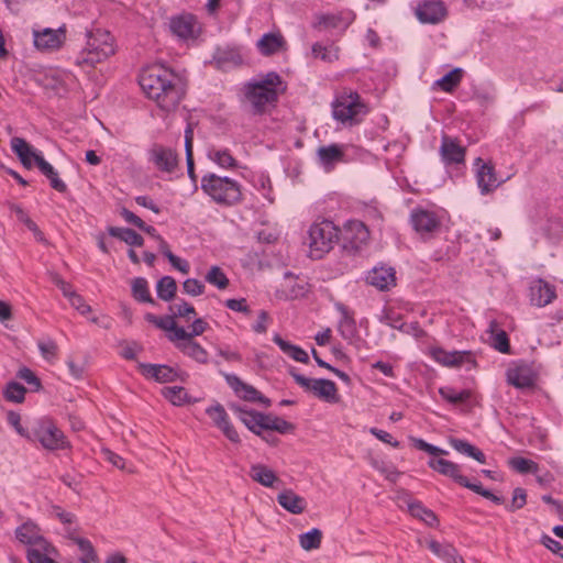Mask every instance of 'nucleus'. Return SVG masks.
Instances as JSON below:
<instances>
[{
    "label": "nucleus",
    "mask_w": 563,
    "mask_h": 563,
    "mask_svg": "<svg viewBox=\"0 0 563 563\" xmlns=\"http://www.w3.org/2000/svg\"><path fill=\"white\" fill-rule=\"evenodd\" d=\"M144 93L164 111H174L184 97L179 77L159 65L146 67L139 77Z\"/></svg>",
    "instance_id": "nucleus-1"
},
{
    "label": "nucleus",
    "mask_w": 563,
    "mask_h": 563,
    "mask_svg": "<svg viewBox=\"0 0 563 563\" xmlns=\"http://www.w3.org/2000/svg\"><path fill=\"white\" fill-rule=\"evenodd\" d=\"M283 81L278 74L268 73L263 78L244 85V99L254 114H262L278 101Z\"/></svg>",
    "instance_id": "nucleus-2"
},
{
    "label": "nucleus",
    "mask_w": 563,
    "mask_h": 563,
    "mask_svg": "<svg viewBox=\"0 0 563 563\" xmlns=\"http://www.w3.org/2000/svg\"><path fill=\"white\" fill-rule=\"evenodd\" d=\"M10 146L24 167L30 169L36 166L48 178L51 186L55 190L63 192L66 189V185L59 179L55 168L44 159L38 150L29 144L24 139L19 136L12 137Z\"/></svg>",
    "instance_id": "nucleus-3"
},
{
    "label": "nucleus",
    "mask_w": 563,
    "mask_h": 563,
    "mask_svg": "<svg viewBox=\"0 0 563 563\" xmlns=\"http://www.w3.org/2000/svg\"><path fill=\"white\" fill-rule=\"evenodd\" d=\"M233 408L245 427L257 435H262V431H276L286 434L294 430V424L280 417L247 410L244 407Z\"/></svg>",
    "instance_id": "nucleus-4"
},
{
    "label": "nucleus",
    "mask_w": 563,
    "mask_h": 563,
    "mask_svg": "<svg viewBox=\"0 0 563 563\" xmlns=\"http://www.w3.org/2000/svg\"><path fill=\"white\" fill-rule=\"evenodd\" d=\"M201 188L218 205L232 206L242 200L240 185L229 177L205 175L201 179Z\"/></svg>",
    "instance_id": "nucleus-5"
},
{
    "label": "nucleus",
    "mask_w": 563,
    "mask_h": 563,
    "mask_svg": "<svg viewBox=\"0 0 563 563\" xmlns=\"http://www.w3.org/2000/svg\"><path fill=\"white\" fill-rule=\"evenodd\" d=\"M368 112V107L361 99L356 91L351 89H342L338 92L334 101L332 102V113L336 121L350 125L358 123V115H364Z\"/></svg>",
    "instance_id": "nucleus-6"
},
{
    "label": "nucleus",
    "mask_w": 563,
    "mask_h": 563,
    "mask_svg": "<svg viewBox=\"0 0 563 563\" xmlns=\"http://www.w3.org/2000/svg\"><path fill=\"white\" fill-rule=\"evenodd\" d=\"M339 230L328 220L313 223L309 229L310 256L320 258L329 252L338 239Z\"/></svg>",
    "instance_id": "nucleus-7"
},
{
    "label": "nucleus",
    "mask_w": 563,
    "mask_h": 563,
    "mask_svg": "<svg viewBox=\"0 0 563 563\" xmlns=\"http://www.w3.org/2000/svg\"><path fill=\"white\" fill-rule=\"evenodd\" d=\"M32 38L35 49L41 53H54L63 48L67 40V29L62 25L57 29L42 27L38 25L32 29Z\"/></svg>",
    "instance_id": "nucleus-8"
},
{
    "label": "nucleus",
    "mask_w": 563,
    "mask_h": 563,
    "mask_svg": "<svg viewBox=\"0 0 563 563\" xmlns=\"http://www.w3.org/2000/svg\"><path fill=\"white\" fill-rule=\"evenodd\" d=\"M289 374L301 388L306 391L312 393L316 397L330 402L338 400V389L334 382L324 378H307L306 376L297 373L294 367L289 369Z\"/></svg>",
    "instance_id": "nucleus-9"
},
{
    "label": "nucleus",
    "mask_w": 563,
    "mask_h": 563,
    "mask_svg": "<svg viewBox=\"0 0 563 563\" xmlns=\"http://www.w3.org/2000/svg\"><path fill=\"white\" fill-rule=\"evenodd\" d=\"M170 32L180 40H195L200 33V24L191 13H181L169 20Z\"/></svg>",
    "instance_id": "nucleus-10"
},
{
    "label": "nucleus",
    "mask_w": 563,
    "mask_h": 563,
    "mask_svg": "<svg viewBox=\"0 0 563 563\" xmlns=\"http://www.w3.org/2000/svg\"><path fill=\"white\" fill-rule=\"evenodd\" d=\"M34 438L37 439L44 448L49 450L60 449L65 444L63 432L47 419L38 421Z\"/></svg>",
    "instance_id": "nucleus-11"
},
{
    "label": "nucleus",
    "mask_w": 563,
    "mask_h": 563,
    "mask_svg": "<svg viewBox=\"0 0 563 563\" xmlns=\"http://www.w3.org/2000/svg\"><path fill=\"white\" fill-rule=\"evenodd\" d=\"M352 12L347 13H328L316 14L312 26L319 31H328L333 29L345 30L354 20Z\"/></svg>",
    "instance_id": "nucleus-12"
},
{
    "label": "nucleus",
    "mask_w": 563,
    "mask_h": 563,
    "mask_svg": "<svg viewBox=\"0 0 563 563\" xmlns=\"http://www.w3.org/2000/svg\"><path fill=\"white\" fill-rule=\"evenodd\" d=\"M466 148L456 139L446 134L442 135L440 155L446 165L461 164L465 161Z\"/></svg>",
    "instance_id": "nucleus-13"
},
{
    "label": "nucleus",
    "mask_w": 563,
    "mask_h": 563,
    "mask_svg": "<svg viewBox=\"0 0 563 563\" xmlns=\"http://www.w3.org/2000/svg\"><path fill=\"white\" fill-rule=\"evenodd\" d=\"M475 164L478 166L476 180L481 189V194H490L501 184V181L497 180L494 166L490 163H484L479 157L476 158Z\"/></svg>",
    "instance_id": "nucleus-14"
},
{
    "label": "nucleus",
    "mask_w": 563,
    "mask_h": 563,
    "mask_svg": "<svg viewBox=\"0 0 563 563\" xmlns=\"http://www.w3.org/2000/svg\"><path fill=\"white\" fill-rule=\"evenodd\" d=\"M224 377L228 385L234 390V393L239 397L249 401H260L264 404L266 407L271 405L269 399L262 396L261 393L253 386L242 382L236 375L225 374Z\"/></svg>",
    "instance_id": "nucleus-15"
},
{
    "label": "nucleus",
    "mask_w": 563,
    "mask_h": 563,
    "mask_svg": "<svg viewBox=\"0 0 563 563\" xmlns=\"http://www.w3.org/2000/svg\"><path fill=\"white\" fill-rule=\"evenodd\" d=\"M556 298L555 287L543 279H536L530 285V301L537 307H545Z\"/></svg>",
    "instance_id": "nucleus-16"
},
{
    "label": "nucleus",
    "mask_w": 563,
    "mask_h": 563,
    "mask_svg": "<svg viewBox=\"0 0 563 563\" xmlns=\"http://www.w3.org/2000/svg\"><path fill=\"white\" fill-rule=\"evenodd\" d=\"M207 415L212 419L214 424L223 432V434L233 443L240 442V437L234 427L230 423L227 411L223 406L216 405L206 410Z\"/></svg>",
    "instance_id": "nucleus-17"
},
{
    "label": "nucleus",
    "mask_w": 563,
    "mask_h": 563,
    "mask_svg": "<svg viewBox=\"0 0 563 563\" xmlns=\"http://www.w3.org/2000/svg\"><path fill=\"white\" fill-rule=\"evenodd\" d=\"M411 223L421 235L432 234L440 229V220L435 213L422 209L412 211Z\"/></svg>",
    "instance_id": "nucleus-18"
},
{
    "label": "nucleus",
    "mask_w": 563,
    "mask_h": 563,
    "mask_svg": "<svg viewBox=\"0 0 563 563\" xmlns=\"http://www.w3.org/2000/svg\"><path fill=\"white\" fill-rule=\"evenodd\" d=\"M341 234L343 240L354 249L361 247L369 238L366 225L358 220L349 221L341 231Z\"/></svg>",
    "instance_id": "nucleus-19"
},
{
    "label": "nucleus",
    "mask_w": 563,
    "mask_h": 563,
    "mask_svg": "<svg viewBox=\"0 0 563 563\" xmlns=\"http://www.w3.org/2000/svg\"><path fill=\"white\" fill-rule=\"evenodd\" d=\"M507 382L516 388H530L534 385V373L527 364H518L507 371Z\"/></svg>",
    "instance_id": "nucleus-20"
},
{
    "label": "nucleus",
    "mask_w": 563,
    "mask_h": 563,
    "mask_svg": "<svg viewBox=\"0 0 563 563\" xmlns=\"http://www.w3.org/2000/svg\"><path fill=\"white\" fill-rule=\"evenodd\" d=\"M416 15L422 23H438L446 15L443 2H420L416 8Z\"/></svg>",
    "instance_id": "nucleus-21"
},
{
    "label": "nucleus",
    "mask_w": 563,
    "mask_h": 563,
    "mask_svg": "<svg viewBox=\"0 0 563 563\" xmlns=\"http://www.w3.org/2000/svg\"><path fill=\"white\" fill-rule=\"evenodd\" d=\"M367 283L384 291L396 285L395 269L391 267H374L367 275Z\"/></svg>",
    "instance_id": "nucleus-22"
},
{
    "label": "nucleus",
    "mask_w": 563,
    "mask_h": 563,
    "mask_svg": "<svg viewBox=\"0 0 563 563\" xmlns=\"http://www.w3.org/2000/svg\"><path fill=\"white\" fill-rule=\"evenodd\" d=\"M152 161L158 169L172 173L177 166L178 157L170 148L155 147L152 151Z\"/></svg>",
    "instance_id": "nucleus-23"
},
{
    "label": "nucleus",
    "mask_w": 563,
    "mask_h": 563,
    "mask_svg": "<svg viewBox=\"0 0 563 563\" xmlns=\"http://www.w3.org/2000/svg\"><path fill=\"white\" fill-rule=\"evenodd\" d=\"M278 504L294 515L302 514L307 507L305 498L294 493L291 489H286L277 496Z\"/></svg>",
    "instance_id": "nucleus-24"
},
{
    "label": "nucleus",
    "mask_w": 563,
    "mask_h": 563,
    "mask_svg": "<svg viewBox=\"0 0 563 563\" xmlns=\"http://www.w3.org/2000/svg\"><path fill=\"white\" fill-rule=\"evenodd\" d=\"M69 547L78 559L70 560L68 563H91L95 561V552L88 540L80 537L70 538Z\"/></svg>",
    "instance_id": "nucleus-25"
},
{
    "label": "nucleus",
    "mask_w": 563,
    "mask_h": 563,
    "mask_svg": "<svg viewBox=\"0 0 563 563\" xmlns=\"http://www.w3.org/2000/svg\"><path fill=\"white\" fill-rule=\"evenodd\" d=\"M141 369L143 375L159 383L174 382L177 378V372L167 365L142 364Z\"/></svg>",
    "instance_id": "nucleus-26"
},
{
    "label": "nucleus",
    "mask_w": 563,
    "mask_h": 563,
    "mask_svg": "<svg viewBox=\"0 0 563 563\" xmlns=\"http://www.w3.org/2000/svg\"><path fill=\"white\" fill-rule=\"evenodd\" d=\"M54 284L62 290L63 295L69 300V303L81 314L90 312V307L86 305L82 298L77 295L65 280L58 276H54Z\"/></svg>",
    "instance_id": "nucleus-27"
},
{
    "label": "nucleus",
    "mask_w": 563,
    "mask_h": 563,
    "mask_svg": "<svg viewBox=\"0 0 563 563\" xmlns=\"http://www.w3.org/2000/svg\"><path fill=\"white\" fill-rule=\"evenodd\" d=\"M429 467L439 472L440 474L451 477L456 483H461L463 475L461 474L460 466L449 460L432 459L428 462Z\"/></svg>",
    "instance_id": "nucleus-28"
},
{
    "label": "nucleus",
    "mask_w": 563,
    "mask_h": 563,
    "mask_svg": "<svg viewBox=\"0 0 563 563\" xmlns=\"http://www.w3.org/2000/svg\"><path fill=\"white\" fill-rule=\"evenodd\" d=\"M405 503L407 504L410 515L415 518L422 520L430 527H434L438 523L435 514L426 508L420 501L412 500L409 496H406Z\"/></svg>",
    "instance_id": "nucleus-29"
},
{
    "label": "nucleus",
    "mask_w": 563,
    "mask_h": 563,
    "mask_svg": "<svg viewBox=\"0 0 563 563\" xmlns=\"http://www.w3.org/2000/svg\"><path fill=\"white\" fill-rule=\"evenodd\" d=\"M256 45L263 55L269 56L276 54L284 47L285 40L280 34L267 33L258 40Z\"/></svg>",
    "instance_id": "nucleus-30"
},
{
    "label": "nucleus",
    "mask_w": 563,
    "mask_h": 563,
    "mask_svg": "<svg viewBox=\"0 0 563 563\" xmlns=\"http://www.w3.org/2000/svg\"><path fill=\"white\" fill-rule=\"evenodd\" d=\"M250 477L265 487H274L279 483L276 474L264 464H254L250 468Z\"/></svg>",
    "instance_id": "nucleus-31"
},
{
    "label": "nucleus",
    "mask_w": 563,
    "mask_h": 563,
    "mask_svg": "<svg viewBox=\"0 0 563 563\" xmlns=\"http://www.w3.org/2000/svg\"><path fill=\"white\" fill-rule=\"evenodd\" d=\"M177 349H179L184 354L188 355L189 357L194 358L195 361L199 363H207L208 361V353L207 351L197 342L189 339H179L176 342Z\"/></svg>",
    "instance_id": "nucleus-32"
},
{
    "label": "nucleus",
    "mask_w": 563,
    "mask_h": 563,
    "mask_svg": "<svg viewBox=\"0 0 563 563\" xmlns=\"http://www.w3.org/2000/svg\"><path fill=\"white\" fill-rule=\"evenodd\" d=\"M317 154L321 165L327 169L332 168L335 163L341 162L344 157L341 146L336 144L321 146L318 148Z\"/></svg>",
    "instance_id": "nucleus-33"
},
{
    "label": "nucleus",
    "mask_w": 563,
    "mask_h": 563,
    "mask_svg": "<svg viewBox=\"0 0 563 563\" xmlns=\"http://www.w3.org/2000/svg\"><path fill=\"white\" fill-rule=\"evenodd\" d=\"M492 345L501 353H508L510 350L509 339L507 333L499 329L498 322L492 320L488 325Z\"/></svg>",
    "instance_id": "nucleus-34"
},
{
    "label": "nucleus",
    "mask_w": 563,
    "mask_h": 563,
    "mask_svg": "<svg viewBox=\"0 0 563 563\" xmlns=\"http://www.w3.org/2000/svg\"><path fill=\"white\" fill-rule=\"evenodd\" d=\"M273 341L279 346V349L285 354H287L289 357L294 358L295 361L305 363V364L309 362L308 353L305 350H302L300 346L289 343L288 341L284 340L278 334H276L273 338Z\"/></svg>",
    "instance_id": "nucleus-35"
},
{
    "label": "nucleus",
    "mask_w": 563,
    "mask_h": 563,
    "mask_svg": "<svg viewBox=\"0 0 563 563\" xmlns=\"http://www.w3.org/2000/svg\"><path fill=\"white\" fill-rule=\"evenodd\" d=\"M449 443L454 450H456L461 454L473 457L474 460H476L479 463L486 462L485 454L479 449L472 445L467 441L462 440V439L451 438Z\"/></svg>",
    "instance_id": "nucleus-36"
},
{
    "label": "nucleus",
    "mask_w": 563,
    "mask_h": 563,
    "mask_svg": "<svg viewBox=\"0 0 563 563\" xmlns=\"http://www.w3.org/2000/svg\"><path fill=\"white\" fill-rule=\"evenodd\" d=\"M432 357L440 364L444 366H457L463 363L467 353L465 352H446L442 349H433Z\"/></svg>",
    "instance_id": "nucleus-37"
},
{
    "label": "nucleus",
    "mask_w": 563,
    "mask_h": 563,
    "mask_svg": "<svg viewBox=\"0 0 563 563\" xmlns=\"http://www.w3.org/2000/svg\"><path fill=\"white\" fill-rule=\"evenodd\" d=\"M108 233L120 241L126 243L130 246H142L144 244V239L142 235L136 233L132 229L128 228H109Z\"/></svg>",
    "instance_id": "nucleus-38"
},
{
    "label": "nucleus",
    "mask_w": 563,
    "mask_h": 563,
    "mask_svg": "<svg viewBox=\"0 0 563 563\" xmlns=\"http://www.w3.org/2000/svg\"><path fill=\"white\" fill-rule=\"evenodd\" d=\"M441 397L452 405H465L472 398V391L470 389H463L455 391L450 386H444L439 389Z\"/></svg>",
    "instance_id": "nucleus-39"
},
{
    "label": "nucleus",
    "mask_w": 563,
    "mask_h": 563,
    "mask_svg": "<svg viewBox=\"0 0 563 563\" xmlns=\"http://www.w3.org/2000/svg\"><path fill=\"white\" fill-rule=\"evenodd\" d=\"M158 320L159 321L157 322V328L172 332V334L168 336L170 341L177 342L179 339L187 338V331L184 328L177 325L173 314L159 318Z\"/></svg>",
    "instance_id": "nucleus-40"
},
{
    "label": "nucleus",
    "mask_w": 563,
    "mask_h": 563,
    "mask_svg": "<svg viewBox=\"0 0 563 563\" xmlns=\"http://www.w3.org/2000/svg\"><path fill=\"white\" fill-rule=\"evenodd\" d=\"M463 69L454 68L442 78L435 81V85L445 92H453L461 84L463 78Z\"/></svg>",
    "instance_id": "nucleus-41"
},
{
    "label": "nucleus",
    "mask_w": 563,
    "mask_h": 563,
    "mask_svg": "<svg viewBox=\"0 0 563 563\" xmlns=\"http://www.w3.org/2000/svg\"><path fill=\"white\" fill-rule=\"evenodd\" d=\"M106 56L103 49L95 48L93 44L88 43V47L80 54L78 57L79 65H87L95 67L97 64L101 63Z\"/></svg>",
    "instance_id": "nucleus-42"
},
{
    "label": "nucleus",
    "mask_w": 563,
    "mask_h": 563,
    "mask_svg": "<svg viewBox=\"0 0 563 563\" xmlns=\"http://www.w3.org/2000/svg\"><path fill=\"white\" fill-rule=\"evenodd\" d=\"M176 290V282L170 276H164L157 282V296L164 301H170L175 297Z\"/></svg>",
    "instance_id": "nucleus-43"
},
{
    "label": "nucleus",
    "mask_w": 563,
    "mask_h": 563,
    "mask_svg": "<svg viewBox=\"0 0 563 563\" xmlns=\"http://www.w3.org/2000/svg\"><path fill=\"white\" fill-rule=\"evenodd\" d=\"M312 55L325 63H333L339 59V47L334 45L323 46L320 43L312 45Z\"/></svg>",
    "instance_id": "nucleus-44"
},
{
    "label": "nucleus",
    "mask_w": 563,
    "mask_h": 563,
    "mask_svg": "<svg viewBox=\"0 0 563 563\" xmlns=\"http://www.w3.org/2000/svg\"><path fill=\"white\" fill-rule=\"evenodd\" d=\"M132 295L137 301L154 303V300L148 290L147 280L143 277H136L133 279Z\"/></svg>",
    "instance_id": "nucleus-45"
},
{
    "label": "nucleus",
    "mask_w": 563,
    "mask_h": 563,
    "mask_svg": "<svg viewBox=\"0 0 563 563\" xmlns=\"http://www.w3.org/2000/svg\"><path fill=\"white\" fill-rule=\"evenodd\" d=\"M342 318L339 323V331L344 339L351 340L355 334V321L344 306H340Z\"/></svg>",
    "instance_id": "nucleus-46"
},
{
    "label": "nucleus",
    "mask_w": 563,
    "mask_h": 563,
    "mask_svg": "<svg viewBox=\"0 0 563 563\" xmlns=\"http://www.w3.org/2000/svg\"><path fill=\"white\" fill-rule=\"evenodd\" d=\"M208 157L223 168H232L236 165V161L228 150L212 148L208 152Z\"/></svg>",
    "instance_id": "nucleus-47"
},
{
    "label": "nucleus",
    "mask_w": 563,
    "mask_h": 563,
    "mask_svg": "<svg viewBox=\"0 0 563 563\" xmlns=\"http://www.w3.org/2000/svg\"><path fill=\"white\" fill-rule=\"evenodd\" d=\"M322 532L313 528L312 530L300 536V545L306 551L318 549L321 544Z\"/></svg>",
    "instance_id": "nucleus-48"
},
{
    "label": "nucleus",
    "mask_w": 563,
    "mask_h": 563,
    "mask_svg": "<svg viewBox=\"0 0 563 563\" xmlns=\"http://www.w3.org/2000/svg\"><path fill=\"white\" fill-rule=\"evenodd\" d=\"M205 278L219 289H225L229 286V279L219 266H212Z\"/></svg>",
    "instance_id": "nucleus-49"
},
{
    "label": "nucleus",
    "mask_w": 563,
    "mask_h": 563,
    "mask_svg": "<svg viewBox=\"0 0 563 563\" xmlns=\"http://www.w3.org/2000/svg\"><path fill=\"white\" fill-rule=\"evenodd\" d=\"M163 395L175 406H181L187 401V391L184 387H164Z\"/></svg>",
    "instance_id": "nucleus-50"
},
{
    "label": "nucleus",
    "mask_w": 563,
    "mask_h": 563,
    "mask_svg": "<svg viewBox=\"0 0 563 563\" xmlns=\"http://www.w3.org/2000/svg\"><path fill=\"white\" fill-rule=\"evenodd\" d=\"M192 141H194V131L190 126H188L185 131L186 161H187L188 175L191 179H195Z\"/></svg>",
    "instance_id": "nucleus-51"
},
{
    "label": "nucleus",
    "mask_w": 563,
    "mask_h": 563,
    "mask_svg": "<svg viewBox=\"0 0 563 563\" xmlns=\"http://www.w3.org/2000/svg\"><path fill=\"white\" fill-rule=\"evenodd\" d=\"M169 311L172 312V314L175 318H185L187 320H189L191 317L196 316L195 308L190 303H188L184 300H181L180 302L170 305Z\"/></svg>",
    "instance_id": "nucleus-52"
},
{
    "label": "nucleus",
    "mask_w": 563,
    "mask_h": 563,
    "mask_svg": "<svg viewBox=\"0 0 563 563\" xmlns=\"http://www.w3.org/2000/svg\"><path fill=\"white\" fill-rule=\"evenodd\" d=\"M25 391V388L21 384L11 382L4 389V397L13 402H22L24 400Z\"/></svg>",
    "instance_id": "nucleus-53"
},
{
    "label": "nucleus",
    "mask_w": 563,
    "mask_h": 563,
    "mask_svg": "<svg viewBox=\"0 0 563 563\" xmlns=\"http://www.w3.org/2000/svg\"><path fill=\"white\" fill-rule=\"evenodd\" d=\"M38 350L41 352V355L48 362H52L56 358L57 354V345L56 343L46 338L42 339L37 342Z\"/></svg>",
    "instance_id": "nucleus-54"
},
{
    "label": "nucleus",
    "mask_w": 563,
    "mask_h": 563,
    "mask_svg": "<svg viewBox=\"0 0 563 563\" xmlns=\"http://www.w3.org/2000/svg\"><path fill=\"white\" fill-rule=\"evenodd\" d=\"M21 420L19 412L9 411L7 413V421L9 426L12 427L19 435L32 440V434L22 426Z\"/></svg>",
    "instance_id": "nucleus-55"
},
{
    "label": "nucleus",
    "mask_w": 563,
    "mask_h": 563,
    "mask_svg": "<svg viewBox=\"0 0 563 563\" xmlns=\"http://www.w3.org/2000/svg\"><path fill=\"white\" fill-rule=\"evenodd\" d=\"M510 465L514 470L519 473H533L537 471L538 465L525 457H514L510 460Z\"/></svg>",
    "instance_id": "nucleus-56"
},
{
    "label": "nucleus",
    "mask_w": 563,
    "mask_h": 563,
    "mask_svg": "<svg viewBox=\"0 0 563 563\" xmlns=\"http://www.w3.org/2000/svg\"><path fill=\"white\" fill-rule=\"evenodd\" d=\"M412 443H413V446L420 451H423V452H427L431 455H434V456H441V455H446L448 452L439 446H435V445H432L428 442H426L424 440L422 439H418V438H412L411 439Z\"/></svg>",
    "instance_id": "nucleus-57"
},
{
    "label": "nucleus",
    "mask_w": 563,
    "mask_h": 563,
    "mask_svg": "<svg viewBox=\"0 0 563 563\" xmlns=\"http://www.w3.org/2000/svg\"><path fill=\"white\" fill-rule=\"evenodd\" d=\"M439 558L446 563H465L463 558L457 554L456 549L449 543H443Z\"/></svg>",
    "instance_id": "nucleus-58"
},
{
    "label": "nucleus",
    "mask_w": 563,
    "mask_h": 563,
    "mask_svg": "<svg viewBox=\"0 0 563 563\" xmlns=\"http://www.w3.org/2000/svg\"><path fill=\"white\" fill-rule=\"evenodd\" d=\"M12 213L16 217L19 221L25 223V225L35 233L36 238L40 239V232L37 230L36 224L27 217V214L21 207L13 206Z\"/></svg>",
    "instance_id": "nucleus-59"
},
{
    "label": "nucleus",
    "mask_w": 563,
    "mask_h": 563,
    "mask_svg": "<svg viewBox=\"0 0 563 563\" xmlns=\"http://www.w3.org/2000/svg\"><path fill=\"white\" fill-rule=\"evenodd\" d=\"M184 291L190 296H199L205 291V285L195 278H189L183 284Z\"/></svg>",
    "instance_id": "nucleus-60"
},
{
    "label": "nucleus",
    "mask_w": 563,
    "mask_h": 563,
    "mask_svg": "<svg viewBox=\"0 0 563 563\" xmlns=\"http://www.w3.org/2000/svg\"><path fill=\"white\" fill-rule=\"evenodd\" d=\"M164 255L167 257V260L169 261V263L172 264L173 267H175L176 269H178L179 272H181L184 274L189 273L190 266L187 261L179 258L178 256L173 254L170 252V250L164 251Z\"/></svg>",
    "instance_id": "nucleus-61"
},
{
    "label": "nucleus",
    "mask_w": 563,
    "mask_h": 563,
    "mask_svg": "<svg viewBox=\"0 0 563 563\" xmlns=\"http://www.w3.org/2000/svg\"><path fill=\"white\" fill-rule=\"evenodd\" d=\"M527 503V494L523 488L517 487L514 490L512 500L509 506L510 511H515L517 509H521Z\"/></svg>",
    "instance_id": "nucleus-62"
},
{
    "label": "nucleus",
    "mask_w": 563,
    "mask_h": 563,
    "mask_svg": "<svg viewBox=\"0 0 563 563\" xmlns=\"http://www.w3.org/2000/svg\"><path fill=\"white\" fill-rule=\"evenodd\" d=\"M18 377L27 383L34 389H38L41 386L40 380L35 374L26 367H23L18 372Z\"/></svg>",
    "instance_id": "nucleus-63"
},
{
    "label": "nucleus",
    "mask_w": 563,
    "mask_h": 563,
    "mask_svg": "<svg viewBox=\"0 0 563 563\" xmlns=\"http://www.w3.org/2000/svg\"><path fill=\"white\" fill-rule=\"evenodd\" d=\"M541 543L551 552L559 554L563 559V545L559 541L548 534H543L541 538Z\"/></svg>",
    "instance_id": "nucleus-64"
}]
</instances>
